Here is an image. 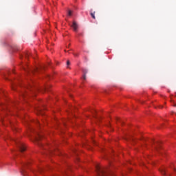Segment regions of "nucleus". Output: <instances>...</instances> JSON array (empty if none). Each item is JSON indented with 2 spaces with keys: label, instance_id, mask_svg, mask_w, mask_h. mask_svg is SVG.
Masks as SVG:
<instances>
[{
  "label": "nucleus",
  "instance_id": "14",
  "mask_svg": "<svg viewBox=\"0 0 176 176\" xmlns=\"http://www.w3.org/2000/svg\"><path fill=\"white\" fill-rule=\"evenodd\" d=\"M34 71H38V69H35Z\"/></svg>",
  "mask_w": 176,
  "mask_h": 176
},
{
  "label": "nucleus",
  "instance_id": "13",
  "mask_svg": "<svg viewBox=\"0 0 176 176\" xmlns=\"http://www.w3.org/2000/svg\"><path fill=\"white\" fill-rule=\"evenodd\" d=\"M74 56H75V57H78V54H74Z\"/></svg>",
  "mask_w": 176,
  "mask_h": 176
},
{
  "label": "nucleus",
  "instance_id": "18",
  "mask_svg": "<svg viewBox=\"0 0 176 176\" xmlns=\"http://www.w3.org/2000/svg\"><path fill=\"white\" fill-rule=\"evenodd\" d=\"M27 56H30V54H28Z\"/></svg>",
  "mask_w": 176,
  "mask_h": 176
},
{
  "label": "nucleus",
  "instance_id": "16",
  "mask_svg": "<svg viewBox=\"0 0 176 176\" xmlns=\"http://www.w3.org/2000/svg\"><path fill=\"white\" fill-rule=\"evenodd\" d=\"M173 106H174V107H176V104H175Z\"/></svg>",
  "mask_w": 176,
  "mask_h": 176
},
{
  "label": "nucleus",
  "instance_id": "12",
  "mask_svg": "<svg viewBox=\"0 0 176 176\" xmlns=\"http://www.w3.org/2000/svg\"><path fill=\"white\" fill-rule=\"evenodd\" d=\"M42 171H43V168H40V169H39V172H40V173H42Z\"/></svg>",
  "mask_w": 176,
  "mask_h": 176
},
{
  "label": "nucleus",
  "instance_id": "9",
  "mask_svg": "<svg viewBox=\"0 0 176 176\" xmlns=\"http://www.w3.org/2000/svg\"><path fill=\"white\" fill-rule=\"evenodd\" d=\"M82 79H83L84 80H86V74H83V76H82Z\"/></svg>",
  "mask_w": 176,
  "mask_h": 176
},
{
  "label": "nucleus",
  "instance_id": "19",
  "mask_svg": "<svg viewBox=\"0 0 176 176\" xmlns=\"http://www.w3.org/2000/svg\"><path fill=\"white\" fill-rule=\"evenodd\" d=\"M157 145H159V143H157Z\"/></svg>",
  "mask_w": 176,
  "mask_h": 176
},
{
  "label": "nucleus",
  "instance_id": "11",
  "mask_svg": "<svg viewBox=\"0 0 176 176\" xmlns=\"http://www.w3.org/2000/svg\"><path fill=\"white\" fill-rule=\"evenodd\" d=\"M70 64H71V62H69V60H67V65H70Z\"/></svg>",
  "mask_w": 176,
  "mask_h": 176
},
{
  "label": "nucleus",
  "instance_id": "20",
  "mask_svg": "<svg viewBox=\"0 0 176 176\" xmlns=\"http://www.w3.org/2000/svg\"><path fill=\"white\" fill-rule=\"evenodd\" d=\"M36 123H39V122H38V121H36Z\"/></svg>",
  "mask_w": 176,
  "mask_h": 176
},
{
  "label": "nucleus",
  "instance_id": "7",
  "mask_svg": "<svg viewBox=\"0 0 176 176\" xmlns=\"http://www.w3.org/2000/svg\"><path fill=\"white\" fill-rule=\"evenodd\" d=\"M82 72H83L84 75H86V74H87V69H83Z\"/></svg>",
  "mask_w": 176,
  "mask_h": 176
},
{
  "label": "nucleus",
  "instance_id": "15",
  "mask_svg": "<svg viewBox=\"0 0 176 176\" xmlns=\"http://www.w3.org/2000/svg\"><path fill=\"white\" fill-rule=\"evenodd\" d=\"M30 71H31L32 73L34 72V70H30Z\"/></svg>",
  "mask_w": 176,
  "mask_h": 176
},
{
  "label": "nucleus",
  "instance_id": "6",
  "mask_svg": "<svg viewBox=\"0 0 176 176\" xmlns=\"http://www.w3.org/2000/svg\"><path fill=\"white\" fill-rule=\"evenodd\" d=\"M94 13H96V12H91V17H92V19H94V20H96V16L94 15Z\"/></svg>",
  "mask_w": 176,
  "mask_h": 176
},
{
  "label": "nucleus",
  "instance_id": "1",
  "mask_svg": "<svg viewBox=\"0 0 176 176\" xmlns=\"http://www.w3.org/2000/svg\"><path fill=\"white\" fill-rule=\"evenodd\" d=\"M96 168L98 176H111L107 168H102L100 165H97Z\"/></svg>",
  "mask_w": 176,
  "mask_h": 176
},
{
  "label": "nucleus",
  "instance_id": "17",
  "mask_svg": "<svg viewBox=\"0 0 176 176\" xmlns=\"http://www.w3.org/2000/svg\"><path fill=\"white\" fill-rule=\"evenodd\" d=\"M174 170H175V171H176V169H175V168H174Z\"/></svg>",
  "mask_w": 176,
  "mask_h": 176
},
{
  "label": "nucleus",
  "instance_id": "4",
  "mask_svg": "<svg viewBox=\"0 0 176 176\" xmlns=\"http://www.w3.org/2000/svg\"><path fill=\"white\" fill-rule=\"evenodd\" d=\"M160 172L162 174V175H166V168H161Z\"/></svg>",
  "mask_w": 176,
  "mask_h": 176
},
{
  "label": "nucleus",
  "instance_id": "3",
  "mask_svg": "<svg viewBox=\"0 0 176 176\" xmlns=\"http://www.w3.org/2000/svg\"><path fill=\"white\" fill-rule=\"evenodd\" d=\"M74 29V31H78V23L76 21H73L72 25H71Z\"/></svg>",
  "mask_w": 176,
  "mask_h": 176
},
{
  "label": "nucleus",
  "instance_id": "10",
  "mask_svg": "<svg viewBox=\"0 0 176 176\" xmlns=\"http://www.w3.org/2000/svg\"><path fill=\"white\" fill-rule=\"evenodd\" d=\"M155 148L156 151H159V147L157 146V144H156L155 146Z\"/></svg>",
  "mask_w": 176,
  "mask_h": 176
},
{
  "label": "nucleus",
  "instance_id": "2",
  "mask_svg": "<svg viewBox=\"0 0 176 176\" xmlns=\"http://www.w3.org/2000/svg\"><path fill=\"white\" fill-rule=\"evenodd\" d=\"M16 142V145L18 146V148H19L20 152H24V151H25V146H24V144L21 143V142Z\"/></svg>",
  "mask_w": 176,
  "mask_h": 176
},
{
  "label": "nucleus",
  "instance_id": "5",
  "mask_svg": "<svg viewBox=\"0 0 176 176\" xmlns=\"http://www.w3.org/2000/svg\"><path fill=\"white\" fill-rule=\"evenodd\" d=\"M38 137L35 138L36 141H39L40 138H42V135L39 134V133H37Z\"/></svg>",
  "mask_w": 176,
  "mask_h": 176
},
{
  "label": "nucleus",
  "instance_id": "8",
  "mask_svg": "<svg viewBox=\"0 0 176 176\" xmlns=\"http://www.w3.org/2000/svg\"><path fill=\"white\" fill-rule=\"evenodd\" d=\"M68 16H72V11L69 10V12H68Z\"/></svg>",
  "mask_w": 176,
  "mask_h": 176
}]
</instances>
